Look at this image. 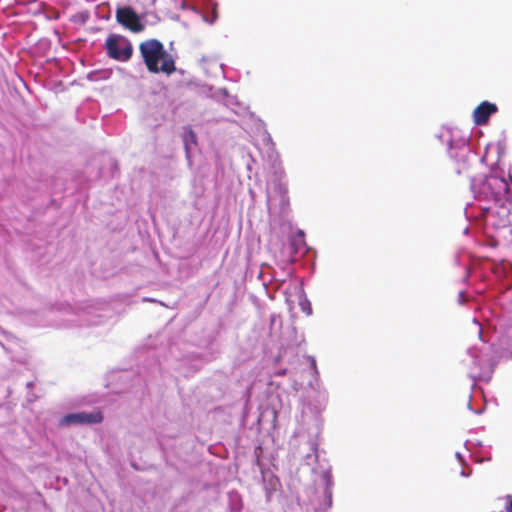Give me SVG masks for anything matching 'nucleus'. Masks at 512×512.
Here are the masks:
<instances>
[{"instance_id":"obj_5","label":"nucleus","mask_w":512,"mask_h":512,"mask_svg":"<svg viewBox=\"0 0 512 512\" xmlns=\"http://www.w3.org/2000/svg\"><path fill=\"white\" fill-rule=\"evenodd\" d=\"M103 421V415L100 411L96 412H78L65 415L61 419L62 425H84L98 424Z\"/></svg>"},{"instance_id":"obj_10","label":"nucleus","mask_w":512,"mask_h":512,"mask_svg":"<svg viewBox=\"0 0 512 512\" xmlns=\"http://www.w3.org/2000/svg\"><path fill=\"white\" fill-rule=\"evenodd\" d=\"M147 68L151 73L163 72L167 75L176 71V66H147Z\"/></svg>"},{"instance_id":"obj_13","label":"nucleus","mask_w":512,"mask_h":512,"mask_svg":"<svg viewBox=\"0 0 512 512\" xmlns=\"http://www.w3.org/2000/svg\"><path fill=\"white\" fill-rule=\"evenodd\" d=\"M39 49H47L50 46V41L48 39H41L37 44Z\"/></svg>"},{"instance_id":"obj_1","label":"nucleus","mask_w":512,"mask_h":512,"mask_svg":"<svg viewBox=\"0 0 512 512\" xmlns=\"http://www.w3.org/2000/svg\"><path fill=\"white\" fill-rule=\"evenodd\" d=\"M139 51L143 64H176L180 59L172 41L166 49L160 40L151 38L140 43Z\"/></svg>"},{"instance_id":"obj_9","label":"nucleus","mask_w":512,"mask_h":512,"mask_svg":"<svg viewBox=\"0 0 512 512\" xmlns=\"http://www.w3.org/2000/svg\"><path fill=\"white\" fill-rule=\"evenodd\" d=\"M223 58L219 53H211L208 55H202L198 62L199 64H207L222 61Z\"/></svg>"},{"instance_id":"obj_4","label":"nucleus","mask_w":512,"mask_h":512,"mask_svg":"<svg viewBox=\"0 0 512 512\" xmlns=\"http://www.w3.org/2000/svg\"><path fill=\"white\" fill-rule=\"evenodd\" d=\"M486 186L490 190L494 200H511L512 182L510 177L506 179L497 175H491L486 180Z\"/></svg>"},{"instance_id":"obj_6","label":"nucleus","mask_w":512,"mask_h":512,"mask_svg":"<svg viewBox=\"0 0 512 512\" xmlns=\"http://www.w3.org/2000/svg\"><path fill=\"white\" fill-rule=\"evenodd\" d=\"M497 112V106L487 101L479 104L473 112V120L476 125H485L488 123L492 114Z\"/></svg>"},{"instance_id":"obj_11","label":"nucleus","mask_w":512,"mask_h":512,"mask_svg":"<svg viewBox=\"0 0 512 512\" xmlns=\"http://www.w3.org/2000/svg\"><path fill=\"white\" fill-rule=\"evenodd\" d=\"M88 18H89V14H88V12H86V11H82V12H78V13H76L75 15H73V16L71 17V20H72L73 22H77V23L84 24V23H86V22H87Z\"/></svg>"},{"instance_id":"obj_2","label":"nucleus","mask_w":512,"mask_h":512,"mask_svg":"<svg viewBox=\"0 0 512 512\" xmlns=\"http://www.w3.org/2000/svg\"><path fill=\"white\" fill-rule=\"evenodd\" d=\"M106 54L113 60L127 62L133 55V46L124 36L110 34L105 41Z\"/></svg>"},{"instance_id":"obj_15","label":"nucleus","mask_w":512,"mask_h":512,"mask_svg":"<svg viewBox=\"0 0 512 512\" xmlns=\"http://www.w3.org/2000/svg\"><path fill=\"white\" fill-rule=\"evenodd\" d=\"M43 64H50V59H46Z\"/></svg>"},{"instance_id":"obj_8","label":"nucleus","mask_w":512,"mask_h":512,"mask_svg":"<svg viewBox=\"0 0 512 512\" xmlns=\"http://www.w3.org/2000/svg\"><path fill=\"white\" fill-rule=\"evenodd\" d=\"M306 246L304 232L299 230L292 238H291V247L294 253H297L301 250H304Z\"/></svg>"},{"instance_id":"obj_14","label":"nucleus","mask_w":512,"mask_h":512,"mask_svg":"<svg viewBox=\"0 0 512 512\" xmlns=\"http://www.w3.org/2000/svg\"><path fill=\"white\" fill-rule=\"evenodd\" d=\"M505 499L507 500V504L505 506L506 512H512V496L506 495Z\"/></svg>"},{"instance_id":"obj_16","label":"nucleus","mask_w":512,"mask_h":512,"mask_svg":"<svg viewBox=\"0 0 512 512\" xmlns=\"http://www.w3.org/2000/svg\"><path fill=\"white\" fill-rule=\"evenodd\" d=\"M155 1H156V0H152V4H154V3H155Z\"/></svg>"},{"instance_id":"obj_3","label":"nucleus","mask_w":512,"mask_h":512,"mask_svg":"<svg viewBox=\"0 0 512 512\" xmlns=\"http://www.w3.org/2000/svg\"><path fill=\"white\" fill-rule=\"evenodd\" d=\"M116 20L120 25L133 33L142 32L146 27L144 15L139 14L130 5L117 7Z\"/></svg>"},{"instance_id":"obj_12","label":"nucleus","mask_w":512,"mask_h":512,"mask_svg":"<svg viewBox=\"0 0 512 512\" xmlns=\"http://www.w3.org/2000/svg\"><path fill=\"white\" fill-rule=\"evenodd\" d=\"M184 141H185L186 149H188L189 143L196 145L197 144L196 133L192 129H189L187 132V135L185 136Z\"/></svg>"},{"instance_id":"obj_7","label":"nucleus","mask_w":512,"mask_h":512,"mask_svg":"<svg viewBox=\"0 0 512 512\" xmlns=\"http://www.w3.org/2000/svg\"><path fill=\"white\" fill-rule=\"evenodd\" d=\"M180 8L182 10L193 11L196 15L201 16V18L204 22H206L210 25L214 24L218 18V14H217V10H216L217 4L215 2H212V9H211V12L209 15L204 14L200 8H198L196 6L189 5L185 0L181 1Z\"/></svg>"}]
</instances>
